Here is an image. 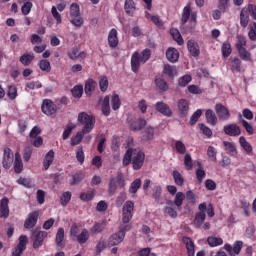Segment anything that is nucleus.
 <instances>
[{"label": "nucleus", "instance_id": "1", "mask_svg": "<svg viewBox=\"0 0 256 256\" xmlns=\"http://www.w3.org/2000/svg\"><path fill=\"white\" fill-rule=\"evenodd\" d=\"M131 163L132 169H134V171H139L145 163V152L128 148L123 156L122 165L128 167Z\"/></svg>", "mask_w": 256, "mask_h": 256}, {"label": "nucleus", "instance_id": "2", "mask_svg": "<svg viewBox=\"0 0 256 256\" xmlns=\"http://www.w3.org/2000/svg\"><path fill=\"white\" fill-rule=\"evenodd\" d=\"M151 59V49L146 48L141 53L135 51L131 56V69L133 73H139V69L141 68V63L145 65L147 61Z\"/></svg>", "mask_w": 256, "mask_h": 256}, {"label": "nucleus", "instance_id": "3", "mask_svg": "<svg viewBox=\"0 0 256 256\" xmlns=\"http://www.w3.org/2000/svg\"><path fill=\"white\" fill-rule=\"evenodd\" d=\"M187 21H189L187 31L193 33L197 27V12L191 11V3L187 4L182 11L181 25H187Z\"/></svg>", "mask_w": 256, "mask_h": 256}, {"label": "nucleus", "instance_id": "4", "mask_svg": "<svg viewBox=\"0 0 256 256\" xmlns=\"http://www.w3.org/2000/svg\"><path fill=\"white\" fill-rule=\"evenodd\" d=\"M78 123H80V125H84L82 131L90 133V131H93V128L95 127V118L86 112H80L78 114Z\"/></svg>", "mask_w": 256, "mask_h": 256}, {"label": "nucleus", "instance_id": "5", "mask_svg": "<svg viewBox=\"0 0 256 256\" xmlns=\"http://www.w3.org/2000/svg\"><path fill=\"white\" fill-rule=\"evenodd\" d=\"M117 187H125V177L122 173H118L116 177L110 179L108 193H110V195H115Z\"/></svg>", "mask_w": 256, "mask_h": 256}, {"label": "nucleus", "instance_id": "6", "mask_svg": "<svg viewBox=\"0 0 256 256\" xmlns=\"http://www.w3.org/2000/svg\"><path fill=\"white\" fill-rule=\"evenodd\" d=\"M49 234L46 231L33 230L31 240L33 241V249L43 247V243Z\"/></svg>", "mask_w": 256, "mask_h": 256}, {"label": "nucleus", "instance_id": "7", "mask_svg": "<svg viewBox=\"0 0 256 256\" xmlns=\"http://www.w3.org/2000/svg\"><path fill=\"white\" fill-rule=\"evenodd\" d=\"M135 209V203L128 200L125 202L122 210V223L127 224L131 219H133V211Z\"/></svg>", "mask_w": 256, "mask_h": 256}, {"label": "nucleus", "instance_id": "8", "mask_svg": "<svg viewBox=\"0 0 256 256\" xmlns=\"http://www.w3.org/2000/svg\"><path fill=\"white\" fill-rule=\"evenodd\" d=\"M42 113L51 117L57 113V105L51 99H44L41 105Z\"/></svg>", "mask_w": 256, "mask_h": 256}, {"label": "nucleus", "instance_id": "9", "mask_svg": "<svg viewBox=\"0 0 256 256\" xmlns=\"http://www.w3.org/2000/svg\"><path fill=\"white\" fill-rule=\"evenodd\" d=\"M215 111L220 121H229L231 119V112L225 105L218 103L215 105Z\"/></svg>", "mask_w": 256, "mask_h": 256}, {"label": "nucleus", "instance_id": "10", "mask_svg": "<svg viewBox=\"0 0 256 256\" xmlns=\"http://www.w3.org/2000/svg\"><path fill=\"white\" fill-rule=\"evenodd\" d=\"M27 243H29V239L25 235H21L19 237V243L15 247V249L12 251V256H21L23 255V251L27 249Z\"/></svg>", "mask_w": 256, "mask_h": 256}, {"label": "nucleus", "instance_id": "11", "mask_svg": "<svg viewBox=\"0 0 256 256\" xmlns=\"http://www.w3.org/2000/svg\"><path fill=\"white\" fill-rule=\"evenodd\" d=\"M124 239H125V231L119 230L118 232L112 234L108 238V247H115L116 245L123 243Z\"/></svg>", "mask_w": 256, "mask_h": 256}, {"label": "nucleus", "instance_id": "12", "mask_svg": "<svg viewBox=\"0 0 256 256\" xmlns=\"http://www.w3.org/2000/svg\"><path fill=\"white\" fill-rule=\"evenodd\" d=\"M14 161L13 151H11V148H5L3 159H2V167L4 169H11Z\"/></svg>", "mask_w": 256, "mask_h": 256}, {"label": "nucleus", "instance_id": "13", "mask_svg": "<svg viewBox=\"0 0 256 256\" xmlns=\"http://www.w3.org/2000/svg\"><path fill=\"white\" fill-rule=\"evenodd\" d=\"M224 249L231 256L239 255V253H241V250L243 249V241H235L233 246H231V244H225Z\"/></svg>", "mask_w": 256, "mask_h": 256}, {"label": "nucleus", "instance_id": "14", "mask_svg": "<svg viewBox=\"0 0 256 256\" xmlns=\"http://www.w3.org/2000/svg\"><path fill=\"white\" fill-rule=\"evenodd\" d=\"M37 221H39V211H33L29 213L27 219L24 222V228L33 229V227L37 225Z\"/></svg>", "mask_w": 256, "mask_h": 256}, {"label": "nucleus", "instance_id": "15", "mask_svg": "<svg viewBox=\"0 0 256 256\" xmlns=\"http://www.w3.org/2000/svg\"><path fill=\"white\" fill-rule=\"evenodd\" d=\"M223 131L229 137H239L241 135V127L237 124H228L224 126Z\"/></svg>", "mask_w": 256, "mask_h": 256}, {"label": "nucleus", "instance_id": "16", "mask_svg": "<svg viewBox=\"0 0 256 256\" xmlns=\"http://www.w3.org/2000/svg\"><path fill=\"white\" fill-rule=\"evenodd\" d=\"M187 49L192 57H199L201 55V48H199V43L195 40L187 41Z\"/></svg>", "mask_w": 256, "mask_h": 256}, {"label": "nucleus", "instance_id": "17", "mask_svg": "<svg viewBox=\"0 0 256 256\" xmlns=\"http://www.w3.org/2000/svg\"><path fill=\"white\" fill-rule=\"evenodd\" d=\"M117 29L112 28L108 34V45L110 49H115L119 45V37L117 36Z\"/></svg>", "mask_w": 256, "mask_h": 256}, {"label": "nucleus", "instance_id": "18", "mask_svg": "<svg viewBox=\"0 0 256 256\" xmlns=\"http://www.w3.org/2000/svg\"><path fill=\"white\" fill-rule=\"evenodd\" d=\"M155 109L158 111V113H161L165 117H171V115H173V111L169 105L165 104V102H157L155 104Z\"/></svg>", "mask_w": 256, "mask_h": 256}, {"label": "nucleus", "instance_id": "19", "mask_svg": "<svg viewBox=\"0 0 256 256\" xmlns=\"http://www.w3.org/2000/svg\"><path fill=\"white\" fill-rule=\"evenodd\" d=\"M54 161H55V151L50 150L49 152L46 153L42 162L44 171H49V167L53 165Z\"/></svg>", "mask_w": 256, "mask_h": 256}, {"label": "nucleus", "instance_id": "20", "mask_svg": "<svg viewBox=\"0 0 256 256\" xmlns=\"http://www.w3.org/2000/svg\"><path fill=\"white\" fill-rule=\"evenodd\" d=\"M177 107L181 117H187V115H189V101L186 99H180Z\"/></svg>", "mask_w": 256, "mask_h": 256}, {"label": "nucleus", "instance_id": "21", "mask_svg": "<svg viewBox=\"0 0 256 256\" xmlns=\"http://www.w3.org/2000/svg\"><path fill=\"white\" fill-rule=\"evenodd\" d=\"M9 217V199L3 198L0 202V218L7 219Z\"/></svg>", "mask_w": 256, "mask_h": 256}, {"label": "nucleus", "instance_id": "22", "mask_svg": "<svg viewBox=\"0 0 256 256\" xmlns=\"http://www.w3.org/2000/svg\"><path fill=\"white\" fill-rule=\"evenodd\" d=\"M67 55L72 61H77L79 58L84 59L87 54L85 52H79V48L73 47L68 50Z\"/></svg>", "mask_w": 256, "mask_h": 256}, {"label": "nucleus", "instance_id": "23", "mask_svg": "<svg viewBox=\"0 0 256 256\" xmlns=\"http://www.w3.org/2000/svg\"><path fill=\"white\" fill-rule=\"evenodd\" d=\"M182 242L186 245L188 256H195V243L190 237H183Z\"/></svg>", "mask_w": 256, "mask_h": 256}, {"label": "nucleus", "instance_id": "24", "mask_svg": "<svg viewBox=\"0 0 256 256\" xmlns=\"http://www.w3.org/2000/svg\"><path fill=\"white\" fill-rule=\"evenodd\" d=\"M166 59L170 63H177L179 61V51L175 48H168L166 51Z\"/></svg>", "mask_w": 256, "mask_h": 256}, {"label": "nucleus", "instance_id": "25", "mask_svg": "<svg viewBox=\"0 0 256 256\" xmlns=\"http://www.w3.org/2000/svg\"><path fill=\"white\" fill-rule=\"evenodd\" d=\"M205 117L208 125H211L212 127H215V125H217V114H215V112L212 109L206 110Z\"/></svg>", "mask_w": 256, "mask_h": 256}, {"label": "nucleus", "instance_id": "26", "mask_svg": "<svg viewBox=\"0 0 256 256\" xmlns=\"http://www.w3.org/2000/svg\"><path fill=\"white\" fill-rule=\"evenodd\" d=\"M147 125V120L140 118L136 121H133L129 124L131 131H141Z\"/></svg>", "mask_w": 256, "mask_h": 256}, {"label": "nucleus", "instance_id": "27", "mask_svg": "<svg viewBox=\"0 0 256 256\" xmlns=\"http://www.w3.org/2000/svg\"><path fill=\"white\" fill-rule=\"evenodd\" d=\"M14 173H23V160L21 159V154L19 152L15 153L14 159Z\"/></svg>", "mask_w": 256, "mask_h": 256}, {"label": "nucleus", "instance_id": "28", "mask_svg": "<svg viewBox=\"0 0 256 256\" xmlns=\"http://www.w3.org/2000/svg\"><path fill=\"white\" fill-rule=\"evenodd\" d=\"M155 138V128L148 126L142 132V141H153Z\"/></svg>", "mask_w": 256, "mask_h": 256}, {"label": "nucleus", "instance_id": "29", "mask_svg": "<svg viewBox=\"0 0 256 256\" xmlns=\"http://www.w3.org/2000/svg\"><path fill=\"white\" fill-rule=\"evenodd\" d=\"M110 98L109 96H105L101 101V111L105 117H109L111 115V105L109 104Z\"/></svg>", "mask_w": 256, "mask_h": 256}, {"label": "nucleus", "instance_id": "30", "mask_svg": "<svg viewBox=\"0 0 256 256\" xmlns=\"http://www.w3.org/2000/svg\"><path fill=\"white\" fill-rule=\"evenodd\" d=\"M64 239H65V229L59 228L56 233L55 243L57 247H59L60 249H63L65 247V245L63 244Z\"/></svg>", "mask_w": 256, "mask_h": 256}, {"label": "nucleus", "instance_id": "31", "mask_svg": "<svg viewBox=\"0 0 256 256\" xmlns=\"http://www.w3.org/2000/svg\"><path fill=\"white\" fill-rule=\"evenodd\" d=\"M95 87H97V82L93 79H88L85 83L84 91L87 97H91L93 95V91H95Z\"/></svg>", "mask_w": 256, "mask_h": 256}, {"label": "nucleus", "instance_id": "32", "mask_svg": "<svg viewBox=\"0 0 256 256\" xmlns=\"http://www.w3.org/2000/svg\"><path fill=\"white\" fill-rule=\"evenodd\" d=\"M124 11L129 17H133L135 15L136 7L135 1L133 0H126L124 4Z\"/></svg>", "mask_w": 256, "mask_h": 256}, {"label": "nucleus", "instance_id": "33", "mask_svg": "<svg viewBox=\"0 0 256 256\" xmlns=\"http://www.w3.org/2000/svg\"><path fill=\"white\" fill-rule=\"evenodd\" d=\"M223 145L225 147V151L227 155H230L231 157H237V147H235V144L232 142L224 141Z\"/></svg>", "mask_w": 256, "mask_h": 256}, {"label": "nucleus", "instance_id": "34", "mask_svg": "<svg viewBox=\"0 0 256 256\" xmlns=\"http://www.w3.org/2000/svg\"><path fill=\"white\" fill-rule=\"evenodd\" d=\"M241 59L239 57H235L230 61V69L232 73H241Z\"/></svg>", "mask_w": 256, "mask_h": 256}, {"label": "nucleus", "instance_id": "35", "mask_svg": "<svg viewBox=\"0 0 256 256\" xmlns=\"http://www.w3.org/2000/svg\"><path fill=\"white\" fill-rule=\"evenodd\" d=\"M163 74L170 77V79H173L175 76H177V68L175 66L166 64L163 68Z\"/></svg>", "mask_w": 256, "mask_h": 256}, {"label": "nucleus", "instance_id": "36", "mask_svg": "<svg viewBox=\"0 0 256 256\" xmlns=\"http://www.w3.org/2000/svg\"><path fill=\"white\" fill-rule=\"evenodd\" d=\"M154 83L160 91H169V84L162 77H156Z\"/></svg>", "mask_w": 256, "mask_h": 256}, {"label": "nucleus", "instance_id": "37", "mask_svg": "<svg viewBox=\"0 0 256 256\" xmlns=\"http://www.w3.org/2000/svg\"><path fill=\"white\" fill-rule=\"evenodd\" d=\"M172 176L175 185H177L178 187H183V185H185V178H183V175H181L180 171L174 170L172 172Z\"/></svg>", "mask_w": 256, "mask_h": 256}, {"label": "nucleus", "instance_id": "38", "mask_svg": "<svg viewBox=\"0 0 256 256\" xmlns=\"http://www.w3.org/2000/svg\"><path fill=\"white\" fill-rule=\"evenodd\" d=\"M240 25L245 29L249 25V10L242 9L240 12Z\"/></svg>", "mask_w": 256, "mask_h": 256}, {"label": "nucleus", "instance_id": "39", "mask_svg": "<svg viewBox=\"0 0 256 256\" xmlns=\"http://www.w3.org/2000/svg\"><path fill=\"white\" fill-rule=\"evenodd\" d=\"M207 218V215L205 212H198L194 219V225L197 229H200V227L205 223V219Z\"/></svg>", "mask_w": 256, "mask_h": 256}, {"label": "nucleus", "instance_id": "40", "mask_svg": "<svg viewBox=\"0 0 256 256\" xmlns=\"http://www.w3.org/2000/svg\"><path fill=\"white\" fill-rule=\"evenodd\" d=\"M76 241L80 245H85V243L89 241V231L87 229H83L81 233L76 236Z\"/></svg>", "mask_w": 256, "mask_h": 256}, {"label": "nucleus", "instance_id": "41", "mask_svg": "<svg viewBox=\"0 0 256 256\" xmlns=\"http://www.w3.org/2000/svg\"><path fill=\"white\" fill-rule=\"evenodd\" d=\"M170 34L172 36V38L174 39V41H176V43L178 45H184L185 40H183V36H181V32H179L177 29L172 28L170 30Z\"/></svg>", "mask_w": 256, "mask_h": 256}, {"label": "nucleus", "instance_id": "42", "mask_svg": "<svg viewBox=\"0 0 256 256\" xmlns=\"http://www.w3.org/2000/svg\"><path fill=\"white\" fill-rule=\"evenodd\" d=\"M87 134H89V132H84V130H82V131L78 132L74 137H72L71 142H70L72 147H75V145H79V143H81V141H83V137Z\"/></svg>", "mask_w": 256, "mask_h": 256}, {"label": "nucleus", "instance_id": "43", "mask_svg": "<svg viewBox=\"0 0 256 256\" xmlns=\"http://www.w3.org/2000/svg\"><path fill=\"white\" fill-rule=\"evenodd\" d=\"M222 57L224 59H227V57H229L231 55V53H233V48H231V43L226 41L222 44Z\"/></svg>", "mask_w": 256, "mask_h": 256}, {"label": "nucleus", "instance_id": "44", "mask_svg": "<svg viewBox=\"0 0 256 256\" xmlns=\"http://www.w3.org/2000/svg\"><path fill=\"white\" fill-rule=\"evenodd\" d=\"M239 143L240 146L242 147V149H244V151H246V153H253V146H251V144L247 141V139L245 138V136H241L239 138Z\"/></svg>", "mask_w": 256, "mask_h": 256}, {"label": "nucleus", "instance_id": "45", "mask_svg": "<svg viewBox=\"0 0 256 256\" xmlns=\"http://www.w3.org/2000/svg\"><path fill=\"white\" fill-rule=\"evenodd\" d=\"M207 243L210 247H219V246L223 245V238L209 236L207 238Z\"/></svg>", "mask_w": 256, "mask_h": 256}, {"label": "nucleus", "instance_id": "46", "mask_svg": "<svg viewBox=\"0 0 256 256\" xmlns=\"http://www.w3.org/2000/svg\"><path fill=\"white\" fill-rule=\"evenodd\" d=\"M236 44H235V47L237 49V51L239 49H245V47H247V38L243 35H237L236 36Z\"/></svg>", "mask_w": 256, "mask_h": 256}, {"label": "nucleus", "instance_id": "47", "mask_svg": "<svg viewBox=\"0 0 256 256\" xmlns=\"http://www.w3.org/2000/svg\"><path fill=\"white\" fill-rule=\"evenodd\" d=\"M33 59H35V55L23 54L20 57V63H22V65H24V67H29V65H31V63L33 62Z\"/></svg>", "mask_w": 256, "mask_h": 256}, {"label": "nucleus", "instance_id": "48", "mask_svg": "<svg viewBox=\"0 0 256 256\" xmlns=\"http://www.w3.org/2000/svg\"><path fill=\"white\" fill-rule=\"evenodd\" d=\"M111 105L113 111H119L121 108V98H119V94H113L111 97Z\"/></svg>", "mask_w": 256, "mask_h": 256}, {"label": "nucleus", "instance_id": "49", "mask_svg": "<svg viewBox=\"0 0 256 256\" xmlns=\"http://www.w3.org/2000/svg\"><path fill=\"white\" fill-rule=\"evenodd\" d=\"M237 51L242 61H251V52L247 51V48H241Z\"/></svg>", "mask_w": 256, "mask_h": 256}, {"label": "nucleus", "instance_id": "50", "mask_svg": "<svg viewBox=\"0 0 256 256\" xmlns=\"http://www.w3.org/2000/svg\"><path fill=\"white\" fill-rule=\"evenodd\" d=\"M163 193V189L161 186H155L152 189V197L155 199L156 203H159L161 201V195Z\"/></svg>", "mask_w": 256, "mask_h": 256}, {"label": "nucleus", "instance_id": "51", "mask_svg": "<svg viewBox=\"0 0 256 256\" xmlns=\"http://www.w3.org/2000/svg\"><path fill=\"white\" fill-rule=\"evenodd\" d=\"M200 131H202L203 135H205V137H207L208 139H211V137H213V130H211V128H209L207 125L200 123L198 124Z\"/></svg>", "mask_w": 256, "mask_h": 256}, {"label": "nucleus", "instance_id": "52", "mask_svg": "<svg viewBox=\"0 0 256 256\" xmlns=\"http://www.w3.org/2000/svg\"><path fill=\"white\" fill-rule=\"evenodd\" d=\"M38 67H40L41 71L51 73V62H49V60H40L38 63Z\"/></svg>", "mask_w": 256, "mask_h": 256}, {"label": "nucleus", "instance_id": "53", "mask_svg": "<svg viewBox=\"0 0 256 256\" xmlns=\"http://www.w3.org/2000/svg\"><path fill=\"white\" fill-rule=\"evenodd\" d=\"M175 149L179 155H185L187 153V147L185 144L179 140L175 141Z\"/></svg>", "mask_w": 256, "mask_h": 256}, {"label": "nucleus", "instance_id": "54", "mask_svg": "<svg viewBox=\"0 0 256 256\" xmlns=\"http://www.w3.org/2000/svg\"><path fill=\"white\" fill-rule=\"evenodd\" d=\"M72 96L75 97L76 99H81L83 97V86L77 85L74 86L73 89L71 90Z\"/></svg>", "mask_w": 256, "mask_h": 256}, {"label": "nucleus", "instance_id": "55", "mask_svg": "<svg viewBox=\"0 0 256 256\" xmlns=\"http://www.w3.org/2000/svg\"><path fill=\"white\" fill-rule=\"evenodd\" d=\"M105 249H107V242H105V239H100L96 244V255H101V252L105 251Z\"/></svg>", "mask_w": 256, "mask_h": 256}, {"label": "nucleus", "instance_id": "56", "mask_svg": "<svg viewBox=\"0 0 256 256\" xmlns=\"http://www.w3.org/2000/svg\"><path fill=\"white\" fill-rule=\"evenodd\" d=\"M192 80H193V78L191 77V75L186 74V75L179 78L178 85L180 87H187V84L191 83Z\"/></svg>", "mask_w": 256, "mask_h": 256}, {"label": "nucleus", "instance_id": "57", "mask_svg": "<svg viewBox=\"0 0 256 256\" xmlns=\"http://www.w3.org/2000/svg\"><path fill=\"white\" fill-rule=\"evenodd\" d=\"M140 188H141V179L137 178L131 183L129 188V193H137V191H139Z\"/></svg>", "mask_w": 256, "mask_h": 256}, {"label": "nucleus", "instance_id": "58", "mask_svg": "<svg viewBox=\"0 0 256 256\" xmlns=\"http://www.w3.org/2000/svg\"><path fill=\"white\" fill-rule=\"evenodd\" d=\"M183 201H185V194L183 192H178L174 199V205L179 208L183 205Z\"/></svg>", "mask_w": 256, "mask_h": 256}, {"label": "nucleus", "instance_id": "59", "mask_svg": "<svg viewBox=\"0 0 256 256\" xmlns=\"http://www.w3.org/2000/svg\"><path fill=\"white\" fill-rule=\"evenodd\" d=\"M201 115H203V111L201 109H198L196 110L191 118H190V125L193 126V125H196L197 124V121H199V117H201Z\"/></svg>", "mask_w": 256, "mask_h": 256}, {"label": "nucleus", "instance_id": "60", "mask_svg": "<svg viewBox=\"0 0 256 256\" xmlns=\"http://www.w3.org/2000/svg\"><path fill=\"white\" fill-rule=\"evenodd\" d=\"M229 1L230 0H219L218 1V9L222 11V13H226L229 9Z\"/></svg>", "mask_w": 256, "mask_h": 256}, {"label": "nucleus", "instance_id": "61", "mask_svg": "<svg viewBox=\"0 0 256 256\" xmlns=\"http://www.w3.org/2000/svg\"><path fill=\"white\" fill-rule=\"evenodd\" d=\"M74 27H81L84 23L83 17H81V14L78 16H72V19L70 21Z\"/></svg>", "mask_w": 256, "mask_h": 256}, {"label": "nucleus", "instance_id": "62", "mask_svg": "<svg viewBox=\"0 0 256 256\" xmlns=\"http://www.w3.org/2000/svg\"><path fill=\"white\" fill-rule=\"evenodd\" d=\"M184 165H185L187 171H191V169H193V159L191 158V154L185 155Z\"/></svg>", "mask_w": 256, "mask_h": 256}, {"label": "nucleus", "instance_id": "63", "mask_svg": "<svg viewBox=\"0 0 256 256\" xmlns=\"http://www.w3.org/2000/svg\"><path fill=\"white\" fill-rule=\"evenodd\" d=\"M248 37L250 41H256V22L249 26Z\"/></svg>", "mask_w": 256, "mask_h": 256}, {"label": "nucleus", "instance_id": "64", "mask_svg": "<svg viewBox=\"0 0 256 256\" xmlns=\"http://www.w3.org/2000/svg\"><path fill=\"white\" fill-rule=\"evenodd\" d=\"M7 95L9 99L13 101V99H17V87L15 86H8Z\"/></svg>", "mask_w": 256, "mask_h": 256}]
</instances>
